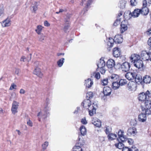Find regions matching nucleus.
<instances>
[{
  "label": "nucleus",
  "instance_id": "nucleus-22",
  "mask_svg": "<svg viewBox=\"0 0 151 151\" xmlns=\"http://www.w3.org/2000/svg\"><path fill=\"white\" fill-rule=\"evenodd\" d=\"M140 14V9H136L134 10L132 13H130L129 15L131 14V16L134 17H138Z\"/></svg>",
  "mask_w": 151,
  "mask_h": 151
},
{
  "label": "nucleus",
  "instance_id": "nucleus-40",
  "mask_svg": "<svg viewBox=\"0 0 151 151\" xmlns=\"http://www.w3.org/2000/svg\"><path fill=\"white\" fill-rule=\"evenodd\" d=\"M115 145L116 147L120 149H123L124 147V144L121 142H119L117 144H115Z\"/></svg>",
  "mask_w": 151,
  "mask_h": 151
},
{
  "label": "nucleus",
  "instance_id": "nucleus-15",
  "mask_svg": "<svg viewBox=\"0 0 151 151\" xmlns=\"http://www.w3.org/2000/svg\"><path fill=\"white\" fill-rule=\"evenodd\" d=\"M113 56L116 58L119 57L121 55V51L118 47H115L113 49Z\"/></svg>",
  "mask_w": 151,
  "mask_h": 151
},
{
  "label": "nucleus",
  "instance_id": "nucleus-12",
  "mask_svg": "<svg viewBox=\"0 0 151 151\" xmlns=\"http://www.w3.org/2000/svg\"><path fill=\"white\" fill-rule=\"evenodd\" d=\"M137 133L136 129L135 127L130 128H129L127 131V134L128 135L131 136H134Z\"/></svg>",
  "mask_w": 151,
  "mask_h": 151
},
{
  "label": "nucleus",
  "instance_id": "nucleus-38",
  "mask_svg": "<svg viewBox=\"0 0 151 151\" xmlns=\"http://www.w3.org/2000/svg\"><path fill=\"white\" fill-rule=\"evenodd\" d=\"M43 27L41 25H38L37 26V29H35V31L38 34H40L41 32Z\"/></svg>",
  "mask_w": 151,
  "mask_h": 151
},
{
  "label": "nucleus",
  "instance_id": "nucleus-3",
  "mask_svg": "<svg viewBox=\"0 0 151 151\" xmlns=\"http://www.w3.org/2000/svg\"><path fill=\"white\" fill-rule=\"evenodd\" d=\"M151 4V0H145L143 1V7L140 10V13L142 15H146L148 13L149 10L147 6H149Z\"/></svg>",
  "mask_w": 151,
  "mask_h": 151
},
{
  "label": "nucleus",
  "instance_id": "nucleus-64",
  "mask_svg": "<svg viewBox=\"0 0 151 151\" xmlns=\"http://www.w3.org/2000/svg\"><path fill=\"white\" fill-rule=\"evenodd\" d=\"M147 33L148 35H151V29H149L148 31L147 32Z\"/></svg>",
  "mask_w": 151,
  "mask_h": 151
},
{
  "label": "nucleus",
  "instance_id": "nucleus-44",
  "mask_svg": "<svg viewBox=\"0 0 151 151\" xmlns=\"http://www.w3.org/2000/svg\"><path fill=\"white\" fill-rule=\"evenodd\" d=\"M65 24H66L64 26V30L65 32H67V30H68L69 27V23L68 22V21H67V22H66Z\"/></svg>",
  "mask_w": 151,
  "mask_h": 151
},
{
  "label": "nucleus",
  "instance_id": "nucleus-61",
  "mask_svg": "<svg viewBox=\"0 0 151 151\" xmlns=\"http://www.w3.org/2000/svg\"><path fill=\"white\" fill-rule=\"evenodd\" d=\"M65 11V10L62 9H60L58 12H55L56 14H59L60 13L63 12Z\"/></svg>",
  "mask_w": 151,
  "mask_h": 151
},
{
  "label": "nucleus",
  "instance_id": "nucleus-16",
  "mask_svg": "<svg viewBox=\"0 0 151 151\" xmlns=\"http://www.w3.org/2000/svg\"><path fill=\"white\" fill-rule=\"evenodd\" d=\"M136 75V73L134 72H128L125 74L126 78L128 80H131L134 79L135 76Z\"/></svg>",
  "mask_w": 151,
  "mask_h": 151
},
{
  "label": "nucleus",
  "instance_id": "nucleus-31",
  "mask_svg": "<svg viewBox=\"0 0 151 151\" xmlns=\"http://www.w3.org/2000/svg\"><path fill=\"white\" fill-rule=\"evenodd\" d=\"M80 131L82 135L84 136L86 134L87 131L86 129L84 126H82L80 127Z\"/></svg>",
  "mask_w": 151,
  "mask_h": 151
},
{
  "label": "nucleus",
  "instance_id": "nucleus-32",
  "mask_svg": "<svg viewBox=\"0 0 151 151\" xmlns=\"http://www.w3.org/2000/svg\"><path fill=\"white\" fill-rule=\"evenodd\" d=\"M116 137V135L113 133H110L108 135V138L109 140H112L115 139Z\"/></svg>",
  "mask_w": 151,
  "mask_h": 151
},
{
  "label": "nucleus",
  "instance_id": "nucleus-10",
  "mask_svg": "<svg viewBox=\"0 0 151 151\" xmlns=\"http://www.w3.org/2000/svg\"><path fill=\"white\" fill-rule=\"evenodd\" d=\"M136 85L135 82L131 81L129 82L127 86V88L129 91H134L136 90Z\"/></svg>",
  "mask_w": 151,
  "mask_h": 151
},
{
  "label": "nucleus",
  "instance_id": "nucleus-27",
  "mask_svg": "<svg viewBox=\"0 0 151 151\" xmlns=\"http://www.w3.org/2000/svg\"><path fill=\"white\" fill-rule=\"evenodd\" d=\"M97 65L98 68L104 67L105 63L103 58H101L100 59L99 63H97Z\"/></svg>",
  "mask_w": 151,
  "mask_h": 151
},
{
  "label": "nucleus",
  "instance_id": "nucleus-26",
  "mask_svg": "<svg viewBox=\"0 0 151 151\" xmlns=\"http://www.w3.org/2000/svg\"><path fill=\"white\" fill-rule=\"evenodd\" d=\"M136 82L138 84L141 83L142 81L141 76L139 75H137L136 73L134 78Z\"/></svg>",
  "mask_w": 151,
  "mask_h": 151
},
{
  "label": "nucleus",
  "instance_id": "nucleus-25",
  "mask_svg": "<svg viewBox=\"0 0 151 151\" xmlns=\"http://www.w3.org/2000/svg\"><path fill=\"white\" fill-rule=\"evenodd\" d=\"M33 73L40 78H42L43 75L42 73L41 72L40 69L37 67L35 69Z\"/></svg>",
  "mask_w": 151,
  "mask_h": 151
},
{
  "label": "nucleus",
  "instance_id": "nucleus-39",
  "mask_svg": "<svg viewBox=\"0 0 151 151\" xmlns=\"http://www.w3.org/2000/svg\"><path fill=\"white\" fill-rule=\"evenodd\" d=\"M64 60V58H62L57 61V64L59 67H61L63 65Z\"/></svg>",
  "mask_w": 151,
  "mask_h": 151
},
{
  "label": "nucleus",
  "instance_id": "nucleus-42",
  "mask_svg": "<svg viewBox=\"0 0 151 151\" xmlns=\"http://www.w3.org/2000/svg\"><path fill=\"white\" fill-rule=\"evenodd\" d=\"M93 96V93L91 92H89L86 94V98L87 99L92 98Z\"/></svg>",
  "mask_w": 151,
  "mask_h": 151
},
{
  "label": "nucleus",
  "instance_id": "nucleus-7",
  "mask_svg": "<svg viewBox=\"0 0 151 151\" xmlns=\"http://www.w3.org/2000/svg\"><path fill=\"white\" fill-rule=\"evenodd\" d=\"M19 102L14 101L12 104L11 111L13 114H15L18 112V109L19 106Z\"/></svg>",
  "mask_w": 151,
  "mask_h": 151
},
{
  "label": "nucleus",
  "instance_id": "nucleus-2",
  "mask_svg": "<svg viewBox=\"0 0 151 151\" xmlns=\"http://www.w3.org/2000/svg\"><path fill=\"white\" fill-rule=\"evenodd\" d=\"M122 41V36L117 35L115 36L114 39L111 37L109 38V41L107 42V45L109 47H112L113 46L114 42L116 43L119 44L121 43Z\"/></svg>",
  "mask_w": 151,
  "mask_h": 151
},
{
  "label": "nucleus",
  "instance_id": "nucleus-35",
  "mask_svg": "<svg viewBox=\"0 0 151 151\" xmlns=\"http://www.w3.org/2000/svg\"><path fill=\"white\" fill-rule=\"evenodd\" d=\"M122 151H138V149L133 148L132 147L131 148H129L127 147H124L122 150Z\"/></svg>",
  "mask_w": 151,
  "mask_h": 151
},
{
  "label": "nucleus",
  "instance_id": "nucleus-19",
  "mask_svg": "<svg viewBox=\"0 0 151 151\" xmlns=\"http://www.w3.org/2000/svg\"><path fill=\"white\" fill-rule=\"evenodd\" d=\"M93 84V81L90 78H88L85 81L84 85L86 88H90Z\"/></svg>",
  "mask_w": 151,
  "mask_h": 151
},
{
  "label": "nucleus",
  "instance_id": "nucleus-48",
  "mask_svg": "<svg viewBox=\"0 0 151 151\" xmlns=\"http://www.w3.org/2000/svg\"><path fill=\"white\" fill-rule=\"evenodd\" d=\"M125 142H127L129 144L131 145L133 143V140L132 139L130 138H127L126 137L125 138Z\"/></svg>",
  "mask_w": 151,
  "mask_h": 151
},
{
  "label": "nucleus",
  "instance_id": "nucleus-51",
  "mask_svg": "<svg viewBox=\"0 0 151 151\" xmlns=\"http://www.w3.org/2000/svg\"><path fill=\"white\" fill-rule=\"evenodd\" d=\"M98 68H100V71L101 74H103L105 73L106 72V70L104 68V67Z\"/></svg>",
  "mask_w": 151,
  "mask_h": 151
},
{
  "label": "nucleus",
  "instance_id": "nucleus-13",
  "mask_svg": "<svg viewBox=\"0 0 151 151\" xmlns=\"http://www.w3.org/2000/svg\"><path fill=\"white\" fill-rule=\"evenodd\" d=\"M111 88L108 87L106 86L103 88V93L104 96H107L110 95L111 93Z\"/></svg>",
  "mask_w": 151,
  "mask_h": 151
},
{
  "label": "nucleus",
  "instance_id": "nucleus-47",
  "mask_svg": "<svg viewBox=\"0 0 151 151\" xmlns=\"http://www.w3.org/2000/svg\"><path fill=\"white\" fill-rule=\"evenodd\" d=\"M121 21V18H117L114 24V25L116 26L120 24Z\"/></svg>",
  "mask_w": 151,
  "mask_h": 151
},
{
  "label": "nucleus",
  "instance_id": "nucleus-20",
  "mask_svg": "<svg viewBox=\"0 0 151 151\" xmlns=\"http://www.w3.org/2000/svg\"><path fill=\"white\" fill-rule=\"evenodd\" d=\"M138 120L141 122H144L146 120V115L142 112L139 115L138 117Z\"/></svg>",
  "mask_w": 151,
  "mask_h": 151
},
{
  "label": "nucleus",
  "instance_id": "nucleus-28",
  "mask_svg": "<svg viewBox=\"0 0 151 151\" xmlns=\"http://www.w3.org/2000/svg\"><path fill=\"white\" fill-rule=\"evenodd\" d=\"M37 3L35 2L34 4H32L30 7V8L32 12L35 13H36V11L37 10Z\"/></svg>",
  "mask_w": 151,
  "mask_h": 151
},
{
  "label": "nucleus",
  "instance_id": "nucleus-21",
  "mask_svg": "<svg viewBox=\"0 0 151 151\" xmlns=\"http://www.w3.org/2000/svg\"><path fill=\"white\" fill-rule=\"evenodd\" d=\"M134 65L137 68L139 69L143 67V61L140 59L137 60L136 62H134Z\"/></svg>",
  "mask_w": 151,
  "mask_h": 151
},
{
  "label": "nucleus",
  "instance_id": "nucleus-11",
  "mask_svg": "<svg viewBox=\"0 0 151 151\" xmlns=\"http://www.w3.org/2000/svg\"><path fill=\"white\" fill-rule=\"evenodd\" d=\"M129 58L131 62L134 63V62L140 60V57L139 55L136 54H133L131 55Z\"/></svg>",
  "mask_w": 151,
  "mask_h": 151
},
{
  "label": "nucleus",
  "instance_id": "nucleus-43",
  "mask_svg": "<svg viewBox=\"0 0 151 151\" xmlns=\"http://www.w3.org/2000/svg\"><path fill=\"white\" fill-rule=\"evenodd\" d=\"M127 83V80L126 79H121L119 81V85H124Z\"/></svg>",
  "mask_w": 151,
  "mask_h": 151
},
{
  "label": "nucleus",
  "instance_id": "nucleus-52",
  "mask_svg": "<svg viewBox=\"0 0 151 151\" xmlns=\"http://www.w3.org/2000/svg\"><path fill=\"white\" fill-rule=\"evenodd\" d=\"M95 77L97 79H99L100 78V75L99 72H97L95 73Z\"/></svg>",
  "mask_w": 151,
  "mask_h": 151
},
{
  "label": "nucleus",
  "instance_id": "nucleus-4",
  "mask_svg": "<svg viewBox=\"0 0 151 151\" xmlns=\"http://www.w3.org/2000/svg\"><path fill=\"white\" fill-rule=\"evenodd\" d=\"M151 97V92L147 91L145 93H142L138 96V99L139 101L144 102L147 99V98Z\"/></svg>",
  "mask_w": 151,
  "mask_h": 151
},
{
  "label": "nucleus",
  "instance_id": "nucleus-17",
  "mask_svg": "<svg viewBox=\"0 0 151 151\" xmlns=\"http://www.w3.org/2000/svg\"><path fill=\"white\" fill-rule=\"evenodd\" d=\"M119 138L122 142H124L126 137L124 135V132L123 131L119 130L118 133Z\"/></svg>",
  "mask_w": 151,
  "mask_h": 151
},
{
  "label": "nucleus",
  "instance_id": "nucleus-30",
  "mask_svg": "<svg viewBox=\"0 0 151 151\" xmlns=\"http://www.w3.org/2000/svg\"><path fill=\"white\" fill-rule=\"evenodd\" d=\"M10 24V20L9 19H7L3 21L2 24V26L4 27L9 26Z\"/></svg>",
  "mask_w": 151,
  "mask_h": 151
},
{
  "label": "nucleus",
  "instance_id": "nucleus-50",
  "mask_svg": "<svg viewBox=\"0 0 151 151\" xmlns=\"http://www.w3.org/2000/svg\"><path fill=\"white\" fill-rule=\"evenodd\" d=\"M131 5L132 6H135L137 4L136 0H130Z\"/></svg>",
  "mask_w": 151,
  "mask_h": 151
},
{
  "label": "nucleus",
  "instance_id": "nucleus-46",
  "mask_svg": "<svg viewBox=\"0 0 151 151\" xmlns=\"http://www.w3.org/2000/svg\"><path fill=\"white\" fill-rule=\"evenodd\" d=\"M45 36L43 34H41L38 37L39 40L40 42H42L45 38Z\"/></svg>",
  "mask_w": 151,
  "mask_h": 151
},
{
  "label": "nucleus",
  "instance_id": "nucleus-9",
  "mask_svg": "<svg viewBox=\"0 0 151 151\" xmlns=\"http://www.w3.org/2000/svg\"><path fill=\"white\" fill-rule=\"evenodd\" d=\"M130 64L128 62H125L123 63L121 65L122 71L126 72L128 71L130 68Z\"/></svg>",
  "mask_w": 151,
  "mask_h": 151
},
{
  "label": "nucleus",
  "instance_id": "nucleus-49",
  "mask_svg": "<svg viewBox=\"0 0 151 151\" xmlns=\"http://www.w3.org/2000/svg\"><path fill=\"white\" fill-rule=\"evenodd\" d=\"M108 83V79H103L101 81V83L103 86H105L107 85Z\"/></svg>",
  "mask_w": 151,
  "mask_h": 151
},
{
  "label": "nucleus",
  "instance_id": "nucleus-58",
  "mask_svg": "<svg viewBox=\"0 0 151 151\" xmlns=\"http://www.w3.org/2000/svg\"><path fill=\"white\" fill-rule=\"evenodd\" d=\"M99 140L101 142H103L105 140V138L103 137H99Z\"/></svg>",
  "mask_w": 151,
  "mask_h": 151
},
{
  "label": "nucleus",
  "instance_id": "nucleus-14",
  "mask_svg": "<svg viewBox=\"0 0 151 151\" xmlns=\"http://www.w3.org/2000/svg\"><path fill=\"white\" fill-rule=\"evenodd\" d=\"M141 106H143L146 108H151V101L149 98H147L146 100L142 103Z\"/></svg>",
  "mask_w": 151,
  "mask_h": 151
},
{
  "label": "nucleus",
  "instance_id": "nucleus-5",
  "mask_svg": "<svg viewBox=\"0 0 151 151\" xmlns=\"http://www.w3.org/2000/svg\"><path fill=\"white\" fill-rule=\"evenodd\" d=\"M47 110H48L46 107H45L44 110L40 112L38 114L37 116L39 118V121H40L41 118L45 119L49 115V112H47Z\"/></svg>",
  "mask_w": 151,
  "mask_h": 151
},
{
  "label": "nucleus",
  "instance_id": "nucleus-56",
  "mask_svg": "<svg viewBox=\"0 0 151 151\" xmlns=\"http://www.w3.org/2000/svg\"><path fill=\"white\" fill-rule=\"evenodd\" d=\"M4 15V10L3 9L0 10V18L2 17Z\"/></svg>",
  "mask_w": 151,
  "mask_h": 151
},
{
  "label": "nucleus",
  "instance_id": "nucleus-34",
  "mask_svg": "<svg viewBox=\"0 0 151 151\" xmlns=\"http://www.w3.org/2000/svg\"><path fill=\"white\" fill-rule=\"evenodd\" d=\"M118 78V75L115 74H112L111 76L109 77V80L113 81L117 80Z\"/></svg>",
  "mask_w": 151,
  "mask_h": 151
},
{
  "label": "nucleus",
  "instance_id": "nucleus-36",
  "mask_svg": "<svg viewBox=\"0 0 151 151\" xmlns=\"http://www.w3.org/2000/svg\"><path fill=\"white\" fill-rule=\"evenodd\" d=\"M126 3V1L124 0H121L120 1L119 6L120 8L123 9L125 7Z\"/></svg>",
  "mask_w": 151,
  "mask_h": 151
},
{
  "label": "nucleus",
  "instance_id": "nucleus-57",
  "mask_svg": "<svg viewBox=\"0 0 151 151\" xmlns=\"http://www.w3.org/2000/svg\"><path fill=\"white\" fill-rule=\"evenodd\" d=\"M27 124L30 126L32 127V123L29 119L27 121Z\"/></svg>",
  "mask_w": 151,
  "mask_h": 151
},
{
  "label": "nucleus",
  "instance_id": "nucleus-37",
  "mask_svg": "<svg viewBox=\"0 0 151 151\" xmlns=\"http://www.w3.org/2000/svg\"><path fill=\"white\" fill-rule=\"evenodd\" d=\"M119 86L118 82L113 81L112 83V88L114 90L118 88L119 87Z\"/></svg>",
  "mask_w": 151,
  "mask_h": 151
},
{
  "label": "nucleus",
  "instance_id": "nucleus-1",
  "mask_svg": "<svg viewBox=\"0 0 151 151\" xmlns=\"http://www.w3.org/2000/svg\"><path fill=\"white\" fill-rule=\"evenodd\" d=\"M90 100L88 99L84 100L82 103L81 104L84 107L88 109L89 114L91 116H93L96 113V110L97 108L96 103H93L91 105Z\"/></svg>",
  "mask_w": 151,
  "mask_h": 151
},
{
  "label": "nucleus",
  "instance_id": "nucleus-8",
  "mask_svg": "<svg viewBox=\"0 0 151 151\" xmlns=\"http://www.w3.org/2000/svg\"><path fill=\"white\" fill-rule=\"evenodd\" d=\"M150 54H151V50H150L148 52H147L146 51H142L141 56L142 59L145 60H147L149 59Z\"/></svg>",
  "mask_w": 151,
  "mask_h": 151
},
{
  "label": "nucleus",
  "instance_id": "nucleus-29",
  "mask_svg": "<svg viewBox=\"0 0 151 151\" xmlns=\"http://www.w3.org/2000/svg\"><path fill=\"white\" fill-rule=\"evenodd\" d=\"M143 82L146 83H149L151 81V78L149 76H145L143 77Z\"/></svg>",
  "mask_w": 151,
  "mask_h": 151
},
{
  "label": "nucleus",
  "instance_id": "nucleus-23",
  "mask_svg": "<svg viewBox=\"0 0 151 151\" xmlns=\"http://www.w3.org/2000/svg\"><path fill=\"white\" fill-rule=\"evenodd\" d=\"M141 108L142 109V112L144 113L146 115L151 114V110H150L151 108H146L143 106H141Z\"/></svg>",
  "mask_w": 151,
  "mask_h": 151
},
{
  "label": "nucleus",
  "instance_id": "nucleus-6",
  "mask_svg": "<svg viewBox=\"0 0 151 151\" xmlns=\"http://www.w3.org/2000/svg\"><path fill=\"white\" fill-rule=\"evenodd\" d=\"M83 144V142L81 140L79 137L78 140L76 144V145L73 148V151H82V149L81 148V146Z\"/></svg>",
  "mask_w": 151,
  "mask_h": 151
},
{
  "label": "nucleus",
  "instance_id": "nucleus-62",
  "mask_svg": "<svg viewBox=\"0 0 151 151\" xmlns=\"http://www.w3.org/2000/svg\"><path fill=\"white\" fill-rule=\"evenodd\" d=\"M122 12H120L118 14V15L117 16V18H120L119 17L122 15Z\"/></svg>",
  "mask_w": 151,
  "mask_h": 151
},
{
  "label": "nucleus",
  "instance_id": "nucleus-24",
  "mask_svg": "<svg viewBox=\"0 0 151 151\" xmlns=\"http://www.w3.org/2000/svg\"><path fill=\"white\" fill-rule=\"evenodd\" d=\"M92 123L95 126L97 127H100L101 126V122L100 120L98 119H93Z\"/></svg>",
  "mask_w": 151,
  "mask_h": 151
},
{
  "label": "nucleus",
  "instance_id": "nucleus-63",
  "mask_svg": "<svg viewBox=\"0 0 151 151\" xmlns=\"http://www.w3.org/2000/svg\"><path fill=\"white\" fill-rule=\"evenodd\" d=\"M20 93L21 94H24L25 93L24 90L23 89H21L20 91Z\"/></svg>",
  "mask_w": 151,
  "mask_h": 151
},
{
  "label": "nucleus",
  "instance_id": "nucleus-55",
  "mask_svg": "<svg viewBox=\"0 0 151 151\" xmlns=\"http://www.w3.org/2000/svg\"><path fill=\"white\" fill-rule=\"evenodd\" d=\"M16 87H17V86L15 85L14 84H12L11 86L9 89L10 90H12L13 89H15V88H16Z\"/></svg>",
  "mask_w": 151,
  "mask_h": 151
},
{
  "label": "nucleus",
  "instance_id": "nucleus-41",
  "mask_svg": "<svg viewBox=\"0 0 151 151\" xmlns=\"http://www.w3.org/2000/svg\"><path fill=\"white\" fill-rule=\"evenodd\" d=\"M106 129L105 130V131L106 133L107 134H109L111 131V127L109 126H106L105 127Z\"/></svg>",
  "mask_w": 151,
  "mask_h": 151
},
{
  "label": "nucleus",
  "instance_id": "nucleus-60",
  "mask_svg": "<svg viewBox=\"0 0 151 151\" xmlns=\"http://www.w3.org/2000/svg\"><path fill=\"white\" fill-rule=\"evenodd\" d=\"M44 24L45 26L47 27H48L50 25V24L47 21H45L44 22Z\"/></svg>",
  "mask_w": 151,
  "mask_h": 151
},
{
  "label": "nucleus",
  "instance_id": "nucleus-18",
  "mask_svg": "<svg viewBox=\"0 0 151 151\" xmlns=\"http://www.w3.org/2000/svg\"><path fill=\"white\" fill-rule=\"evenodd\" d=\"M106 65L108 68H112L115 65L114 61L112 59H109L107 62Z\"/></svg>",
  "mask_w": 151,
  "mask_h": 151
},
{
  "label": "nucleus",
  "instance_id": "nucleus-59",
  "mask_svg": "<svg viewBox=\"0 0 151 151\" xmlns=\"http://www.w3.org/2000/svg\"><path fill=\"white\" fill-rule=\"evenodd\" d=\"M92 2V0H88L86 4V6L88 7L90 5L91 3Z\"/></svg>",
  "mask_w": 151,
  "mask_h": 151
},
{
  "label": "nucleus",
  "instance_id": "nucleus-53",
  "mask_svg": "<svg viewBox=\"0 0 151 151\" xmlns=\"http://www.w3.org/2000/svg\"><path fill=\"white\" fill-rule=\"evenodd\" d=\"M81 122L83 124H86L87 123V122L85 118H83L81 120Z\"/></svg>",
  "mask_w": 151,
  "mask_h": 151
},
{
  "label": "nucleus",
  "instance_id": "nucleus-54",
  "mask_svg": "<svg viewBox=\"0 0 151 151\" xmlns=\"http://www.w3.org/2000/svg\"><path fill=\"white\" fill-rule=\"evenodd\" d=\"M27 60L26 58L24 56H22L20 59V61L21 62H24L26 61Z\"/></svg>",
  "mask_w": 151,
  "mask_h": 151
},
{
  "label": "nucleus",
  "instance_id": "nucleus-33",
  "mask_svg": "<svg viewBox=\"0 0 151 151\" xmlns=\"http://www.w3.org/2000/svg\"><path fill=\"white\" fill-rule=\"evenodd\" d=\"M123 22L121 24L120 32L121 33H123L127 29V27L126 24H122Z\"/></svg>",
  "mask_w": 151,
  "mask_h": 151
},
{
  "label": "nucleus",
  "instance_id": "nucleus-45",
  "mask_svg": "<svg viewBox=\"0 0 151 151\" xmlns=\"http://www.w3.org/2000/svg\"><path fill=\"white\" fill-rule=\"evenodd\" d=\"M48 142H45L42 145V149L44 150H45L48 145Z\"/></svg>",
  "mask_w": 151,
  "mask_h": 151
}]
</instances>
